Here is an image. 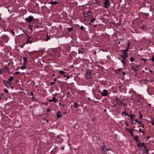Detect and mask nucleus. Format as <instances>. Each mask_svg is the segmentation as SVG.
Masks as SVG:
<instances>
[{"label":"nucleus","mask_w":154,"mask_h":154,"mask_svg":"<svg viewBox=\"0 0 154 154\" xmlns=\"http://www.w3.org/2000/svg\"><path fill=\"white\" fill-rule=\"evenodd\" d=\"M91 71L90 69H88L85 73V76L86 79L90 80L92 79L91 76Z\"/></svg>","instance_id":"f257e3e1"},{"label":"nucleus","mask_w":154,"mask_h":154,"mask_svg":"<svg viewBox=\"0 0 154 154\" xmlns=\"http://www.w3.org/2000/svg\"><path fill=\"white\" fill-rule=\"evenodd\" d=\"M126 49L122 50H121V54L120 56L122 58H126L128 57V53Z\"/></svg>","instance_id":"f03ea898"},{"label":"nucleus","mask_w":154,"mask_h":154,"mask_svg":"<svg viewBox=\"0 0 154 154\" xmlns=\"http://www.w3.org/2000/svg\"><path fill=\"white\" fill-rule=\"evenodd\" d=\"M84 16L86 18H87L89 17L90 18H92V12L91 11H88L86 12H83Z\"/></svg>","instance_id":"7ed1b4c3"},{"label":"nucleus","mask_w":154,"mask_h":154,"mask_svg":"<svg viewBox=\"0 0 154 154\" xmlns=\"http://www.w3.org/2000/svg\"><path fill=\"white\" fill-rule=\"evenodd\" d=\"M110 3L109 1L108 0H105L103 4V6L105 8H108L109 6Z\"/></svg>","instance_id":"20e7f679"},{"label":"nucleus","mask_w":154,"mask_h":154,"mask_svg":"<svg viewBox=\"0 0 154 154\" xmlns=\"http://www.w3.org/2000/svg\"><path fill=\"white\" fill-rule=\"evenodd\" d=\"M25 20L26 22L29 23L32 21L34 20V18L32 16H30L26 18Z\"/></svg>","instance_id":"39448f33"},{"label":"nucleus","mask_w":154,"mask_h":154,"mask_svg":"<svg viewBox=\"0 0 154 154\" xmlns=\"http://www.w3.org/2000/svg\"><path fill=\"white\" fill-rule=\"evenodd\" d=\"M125 129L127 131L130 133L131 136L132 137H134V135L133 134L134 133L133 129V128H131V129H129L128 128H126Z\"/></svg>","instance_id":"423d86ee"},{"label":"nucleus","mask_w":154,"mask_h":154,"mask_svg":"<svg viewBox=\"0 0 154 154\" xmlns=\"http://www.w3.org/2000/svg\"><path fill=\"white\" fill-rule=\"evenodd\" d=\"M116 103L117 105L121 104L123 105L124 106H126L125 103L122 102V100L121 99H119L117 97H116Z\"/></svg>","instance_id":"0eeeda50"},{"label":"nucleus","mask_w":154,"mask_h":154,"mask_svg":"<svg viewBox=\"0 0 154 154\" xmlns=\"http://www.w3.org/2000/svg\"><path fill=\"white\" fill-rule=\"evenodd\" d=\"M101 146L102 147V150L105 152H106L110 149V148L108 147L102 146Z\"/></svg>","instance_id":"6e6552de"},{"label":"nucleus","mask_w":154,"mask_h":154,"mask_svg":"<svg viewBox=\"0 0 154 154\" xmlns=\"http://www.w3.org/2000/svg\"><path fill=\"white\" fill-rule=\"evenodd\" d=\"M3 83L6 87H8L11 84V83H10L9 82L5 80H3Z\"/></svg>","instance_id":"1a4fd4ad"},{"label":"nucleus","mask_w":154,"mask_h":154,"mask_svg":"<svg viewBox=\"0 0 154 154\" xmlns=\"http://www.w3.org/2000/svg\"><path fill=\"white\" fill-rule=\"evenodd\" d=\"M108 93L107 91L106 90H103L101 95L103 96H106L107 95Z\"/></svg>","instance_id":"9d476101"},{"label":"nucleus","mask_w":154,"mask_h":154,"mask_svg":"<svg viewBox=\"0 0 154 154\" xmlns=\"http://www.w3.org/2000/svg\"><path fill=\"white\" fill-rule=\"evenodd\" d=\"M3 69L4 70L5 72H9V69L6 65H5L3 68Z\"/></svg>","instance_id":"9b49d317"},{"label":"nucleus","mask_w":154,"mask_h":154,"mask_svg":"<svg viewBox=\"0 0 154 154\" xmlns=\"http://www.w3.org/2000/svg\"><path fill=\"white\" fill-rule=\"evenodd\" d=\"M33 42H34L32 40H30L27 39V41L24 42V44H28L29 43L31 44Z\"/></svg>","instance_id":"f8f14e48"},{"label":"nucleus","mask_w":154,"mask_h":154,"mask_svg":"<svg viewBox=\"0 0 154 154\" xmlns=\"http://www.w3.org/2000/svg\"><path fill=\"white\" fill-rule=\"evenodd\" d=\"M57 119H59L60 117L62 116V114H61V113L59 111H58L57 113Z\"/></svg>","instance_id":"ddd939ff"},{"label":"nucleus","mask_w":154,"mask_h":154,"mask_svg":"<svg viewBox=\"0 0 154 154\" xmlns=\"http://www.w3.org/2000/svg\"><path fill=\"white\" fill-rule=\"evenodd\" d=\"M126 58H122V59H120L122 63L125 66L126 64Z\"/></svg>","instance_id":"4468645a"},{"label":"nucleus","mask_w":154,"mask_h":154,"mask_svg":"<svg viewBox=\"0 0 154 154\" xmlns=\"http://www.w3.org/2000/svg\"><path fill=\"white\" fill-rule=\"evenodd\" d=\"M49 3L51 4L55 5L58 4V2H57L56 1H54L53 0H51V1Z\"/></svg>","instance_id":"2eb2a0df"},{"label":"nucleus","mask_w":154,"mask_h":154,"mask_svg":"<svg viewBox=\"0 0 154 154\" xmlns=\"http://www.w3.org/2000/svg\"><path fill=\"white\" fill-rule=\"evenodd\" d=\"M131 69L132 70H134L135 72H136V73L137 72L138 70V69H137V67H134V66H132L131 67Z\"/></svg>","instance_id":"dca6fc26"},{"label":"nucleus","mask_w":154,"mask_h":154,"mask_svg":"<svg viewBox=\"0 0 154 154\" xmlns=\"http://www.w3.org/2000/svg\"><path fill=\"white\" fill-rule=\"evenodd\" d=\"M134 116H135L134 115H133L131 113L130 115H128V116L129 117L131 118V119L132 120V122H134L133 118L134 117Z\"/></svg>","instance_id":"f3484780"},{"label":"nucleus","mask_w":154,"mask_h":154,"mask_svg":"<svg viewBox=\"0 0 154 154\" xmlns=\"http://www.w3.org/2000/svg\"><path fill=\"white\" fill-rule=\"evenodd\" d=\"M23 63H24V64H26V63L27 61V58L24 57H23Z\"/></svg>","instance_id":"a211bd4d"},{"label":"nucleus","mask_w":154,"mask_h":154,"mask_svg":"<svg viewBox=\"0 0 154 154\" xmlns=\"http://www.w3.org/2000/svg\"><path fill=\"white\" fill-rule=\"evenodd\" d=\"M26 68V64H24L23 63V66H21L20 67V69H24Z\"/></svg>","instance_id":"6ab92c4d"},{"label":"nucleus","mask_w":154,"mask_h":154,"mask_svg":"<svg viewBox=\"0 0 154 154\" xmlns=\"http://www.w3.org/2000/svg\"><path fill=\"white\" fill-rule=\"evenodd\" d=\"M137 146L138 147L140 148V149H142L141 148V143L139 142V143H137Z\"/></svg>","instance_id":"aec40b11"},{"label":"nucleus","mask_w":154,"mask_h":154,"mask_svg":"<svg viewBox=\"0 0 154 154\" xmlns=\"http://www.w3.org/2000/svg\"><path fill=\"white\" fill-rule=\"evenodd\" d=\"M52 102L54 103H56L57 101V99L55 97H53L52 98Z\"/></svg>","instance_id":"412c9836"},{"label":"nucleus","mask_w":154,"mask_h":154,"mask_svg":"<svg viewBox=\"0 0 154 154\" xmlns=\"http://www.w3.org/2000/svg\"><path fill=\"white\" fill-rule=\"evenodd\" d=\"M128 45L127 48L126 49L127 50V51H128L129 49V46L131 45L130 43L129 42V40H128Z\"/></svg>","instance_id":"4be33fe9"},{"label":"nucleus","mask_w":154,"mask_h":154,"mask_svg":"<svg viewBox=\"0 0 154 154\" xmlns=\"http://www.w3.org/2000/svg\"><path fill=\"white\" fill-rule=\"evenodd\" d=\"M74 107L75 108H76L79 107V104H78V103H74Z\"/></svg>","instance_id":"5701e85b"},{"label":"nucleus","mask_w":154,"mask_h":154,"mask_svg":"<svg viewBox=\"0 0 154 154\" xmlns=\"http://www.w3.org/2000/svg\"><path fill=\"white\" fill-rule=\"evenodd\" d=\"M73 29V28L72 27H70V28H67V29L68 32H70L72 31Z\"/></svg>","instance_id":"b1692460"},{"label":"nucleus","mask_w":154,"mask_h":154,"mask_svg":"<svg viewBox=\"0 0 154 154\" xmlns=\"http://www.w3.org/2000/svg\"><path fill=\"white\" fill-rule=\"evenodd\" d=\"M134 139L136 141H137L138 140V136L137 135H136L135 136H134Z\"/></svg>","instance_id":"393cba45"},{"label":"nucleus","mask_w":154,"mask_h":154,"mask_svg":"<svg viewBox=\"0 0 154 154\" xmlns=\"http://www.w3.org/2000/svg\"><path fill=\"white\" fill-rule=\"evenodd\" d=\"M14 79V77L12 76H10L8 79V80L9 82L11 81Z\"/></svg>","instance_id":"a878e982"},{"label":"nucleus","mask_w":154,"mask_h":154,"mask_svg":"<svg viewBox=\"0 0 154 154\" xmlns=\"http://www.w3.org/2000/svg\"><path fill=\"white\" fill-rule=\"evenodd\" d=\"M141 60H143L145 63H146V61L148 60L144 58H141Z\"/></svg>","instance_id":"bb28decb"},{"label":"nucleus","mask_w":154,"mask_h":154,"mask_svg":"<svg viewBox=\"0 0 154 154\" xmlns=\"http://www.w3.org/2000/svg\"><path fill=\"white\" fill-rule=\"evenodd\" d=\"M27 39L28 40H32V38H31V37L30 36H29V35H27Z\"/></svg>","instance_id":"cd10ccee"},{"label":"nucleus","mask_w":154,"mask_h":154,"mask_svg":"<svg viewBox=\"0 0 154 154\" xmlns=\"http://www.w3.org/2000/svg\"><path fill=\"white\" fill-rule=\"evenodd\" d=\"M123 114H124L125 115L127 116H128V114L125 111H123L122 112V114L123 115Z\"/></svg>","instance_id":"c85d7f7f"},{"label":"nucleus","mask_w":154,"mask_h":154,"mask_svg":"<svg viewBox=\"0 0 154 154\" xmlns=\"http://www.w3.org/2000/svg\"><path fill=\"white\" fill-rule=\"evenodd\" d=\"M51 37L48 35H47L46 38V41H47Z\"/></svg>","instance_id":"c756f323"},{"label":"nucleus","mask_w":154,"mask_h":154,"mask_svg":"<svg viewBox=\"0 0 154 154\" xmlns=\"http://www.w3.org/2000/svg\"><path fill=\"white\" fill-rule=\"evenodd\" d=\"M84 52V51H83L82 50H81V49H79V54H81V53H83Z\"/></svg>","instance_id":"7c9ffc66"},{"label":"nucleus","mask_w":154,"mask_h":154,"mask_svg":"<svg viewBox=\"0 0 154 154\" xmlns=\"http://www.w3.org/2000/svg\"><path fill=\"white\" fill-rule=\"evenodd\" d=\"M134 61V59L133 57H131L130 58V61L131 62H132Z\"/></svg>","instance_id":"2f4dec72"},{"label":"nucleus","mask_w":154,"mask_h":154,"mask_svg":"<svg viewBox=\"0 0 154 154\" xmlns=\"http://www.w3.org/2000/svg\"><path fill=\"white\" fill-rule=\"evenodd\" d=\"M144 151L146 153V154H148L149 153V151L147 149H145Z\"/></svg>","instance_id":"473e14b6"},{"label":"nucleus","mask_w":154,"mask_h":154,"mask_svg":"<svg viewBox=\"0 0 154 154\" xmlns=\"http://www.w3.org/2000/svg\"><path fill=\"white\" fill-rule=\"evenodd\" d=\"M96 20V19L95 18H92L91 20H90V21L91 22H94V21Z\"/></svg>","instance_id":"72a5a7b5"},{"label":"nucleus","mask_w":154,"mask_h":154,"mask_svg":"<svg viewBox=\"0 0 154 154\" xmlns=\"http://www.w3.org/2000/svg\"><path fill=\"white\" fill-rule=\"evenodd\" d=\"M151 125L153 126H154V121L152 119H151Z\"/></svg>","instance_id":"f704fd0d"},{"label":"nucleus","mask_w":154,"mask_h":154,"mask_svg":"<svg viewBox=\"0 0 154 154\" xmlns=\"http://www.w3.org/2000/svg\"><path fill=\"white\" fill-rule=\"evenodd\" d=\"M59 72L60 73L61 75H64V74L65 73V72L62 71H60Z\"/></svg>","instance_id":"c9c22d12"},{"label":"nucleus","mask_w":154,"mask_h":154,"mask_svg":"<svg viewBox=\"0 0 154 154\" xmlns=\"http://www.w3.org/2000/svg\"><path fill=\"white\" fill-rule=\"evenodd\" d=\"M4 91L6 93H8V90L7 89H4Z\"/></svg>","instance_id":"e433bc0d"},{"label":"nucleus","mask_w":154,"mask_h":154,"mask_svg":"<svg viewBox=\"0 0 154 154\" xmlns=\"http://www.w3.org/2000/svg\"><path fill=\"white\" fill-rule=\"evenodd\" d=\"M55 83L54 82H52L50 83V85L51 86H53Z\"/></svg>","instance_id":"4c0bfd02"},{"label":"nucleus","mask_w":154,"mask_h":154,"mask_svg":"<svg viewBox=\"0 0 154 154\" xmlns=\"http://www.w3.org/2000/svg\"><path fill=\"white\" fill-rule=\"evenodd\" d=\"M141 146H144L145 145H146V144H145L144 143H141Z\"/></svg>","instance_id":"58836bf2"},{"label":"nucleus","mask_w":154,"mask_h":154,"mask_svg":"<svg viewBox=\"0 0 154 154\" xmlns=\"http://www.w3.org/2000/svg\"><path fill=\"white\" fill-rule=\"evenodd\" d=\"M151 60L152 61L154 62V56H153Z\"/></svg>","instance_id":"ea45409f"},{"label":"nucleus","mask_w":154,"mask_h":154,"mask_svg":"<svg viewBox=\"0 0 154 154\" xmlns=\"http://www.w3.org/2000/svg\"><path fill=\"white\" fill-rule=\"evenodd\" d=\"M84 29V27L83 26H81L80 27V29H81V30H83V29Z\"/></svg>","instance_id":"a19ab883"},{"label":"nucleus","mask_w":154,"mask_h":154,"mask_svg":"<svg viewBox=\"0 0 154 154\" xmlns=\"http://www.w3.org/2000/svg\"><path fill=\"white\" fill-rule=\"evenodd\" d=\"M11 33H12V34L14 35H15V32H14V31H11Z\"/></svg>","instance_id":"79ce46f5"},{"label":"nucleus","mask_w":154,"mask_h":154,"mask_svg":"<svg viewBox=\"0 0 154 154\" xmlns=\"http://www.w3.org/2000/svg\"><path fill=\"white\" fill-rule=\"evenodd\" d=\"M142 118V116L141 115V113H140V119H141Z\"/></svg>","instance_id":"37998d69"},{"label":"nucleus","mask_w":154,"mask_h":154,"mask_svg":"<svg viewBox=\"0 0 154 154\" xmlns=\"http://www.w3.org/2000/svg\"><path fill=\"white\" fill-rule=\"evenodd\" d=\"M144 125L143 124H141V127L142 128H144Z\"/></svg>","instance_id":"c03bdc74"},{"label":"nucleus","mask_w":154,"mask_h":154,"mask_svg":"<svg viewBox=\"0 0 154 154\" xmlns=\"http://www.w3.org/2000/svg\"><path fill=\"white\" fill-rule=\"evenodd\" d=\"M50 111V110L48 108L47 109V112H49Z\"/></svg>","instance_id":"a18cd8bd"},{"label":"nucleus","mask_w":154,"mask_h":154,"mask_svg":"<svg viewBox=\"0 0 154 154\" xmlns=\"http://www.w3.org/2000/svg\"><path fill=\"white\" fill-rule=\"evenodd\" d=\"M54 137L57 138H58L60 137V136L59 135H57V136L55 135Z\"/></svg>","instance_id":"49530a36"},{"label":"nucleus","mask_w":154,"mask_h":154,"mask_svg":"<svg viewBox=\"0 0 154 154\" xmlns=\"http://www.w3.org/2000/svg\"><path fill=\"white\" fill-rule=\"evenodd\" d=\"M30 94L32 96H34V94H33V93L32 92H30Z\"/></svg>","instance_id":"de8ad7c7"},{"label":"nucleus","mask_w":154,"mask_h":154,"mask_svg":"<svg viewBox=\"0 0 154 154\" xmlns=\"http://www.w3.org/2000/svg\"><path fill=\"white\" fill-rule=\"evenodd\" d=\"M61 149L62 150H63L64 149V146H63L61 147Z\"/></svg>","instance_id":"09e8293b"},{"label":"nucleus","mask_w":154,"mask_h":154,"mask_svg":"<svg viewBox=\"0 0 154 154\" xmlns=\"http://www.w3.org/2000/svg\"><path fill=\"white\" fill-rule=\"evenodd\" d=\"M137 123L139 125H141L142 124L140 121H138Z\"/></svg>","instance_id":"8fccbe9b"},{"label":"nucleus","mask_w":154,"mask_h":154,"mask_svg":"<svg viewBox=\"0 0 154 154\" xmlns=\"http://www.w3.org/2000/svg\"><path fill=\"white\" fill-rule=\"evenodd\" d=\"M25 44H24V43L23 44H22V45L21 46V48H23L24 46V45H25Z\"/></svg>","instance_id":"3c124183"},{"label":"nucleus","mask_w":154,"mask_h":154,"mask_svg":"<svg viewBox=\"0 0 154 154\" xmlns=\"http://www.w3.org/2000/svg\"><path fill=\"white\" fill-rule=\"evenodd\" d=\"M122 73L123 75H125V72H123Z\"/></svg>","instance_id":"603ef678"},{"label":"nucleus","mask_w":154,"mask_h":154,"mask_svg":"<svg viewBox=\"0 0 154 154\" xmlns=\"http://www.w3.org/2000/svg\"><path fill=\"white\" fill-rule=\"evenodd\" d=\"M117 104H116L115 105H113L114 107L115 108H117Z\"/></svg>","instance_id":"864d4df0"},{"label":"nucleus","mask_w":154,"mask_h":154,"mask_svg":"<svg viewBox=\"0 0 154 154\" xmlns=\"http://www.w3.org/2000/svg\"><path fill=\"white\" fill-rule=\"evenodd\" d=\"M20 72L19 71H17L16 72V74L17 75Z\"/></svg>","instance_id":"5fc2aeb1"},{"label":"nucleus","mask_w":154,"mask_h":154,"mask_svg":"<svg viewBox=\"0 0 154 154\" xmlns=\"http://www.w3.org/2000/svg\"><path fill=\"white\" fill-rule=\"evenodd\" d=\"M118 71H119V72H120L121 71V68H119L118 69Z\"/></svg>","instance_id":"6e6d98bb"},{"label":"nucleus","mask_w":154,"mask_h":154,"mask_svg":"<svg viewBox=\"0 0 154 154\" xmlns=\"http://www.w3.org/2000/svg\"><path fill=\"white\" fill-rule=\"evenodd\" d=\"M0 74H2V71L0 68Z\"/></svg>","instance_id":"4d7b16f0"},{"label":"nucleus","mask_w":154,"mask_h":154,"mask_svg":"<svg viewBox=\"0 0 154 154\" xmlns=\"http://www.w3.org/2000/svg\"><path fill=\"white\" fill-rule=\"evenodd\" d=\"M48 102H52V100L50 99L48 100Z\"/></svg>","instance_id":"13d9d810"},{"label":"nucleus","mask_w":154,"mask_h":154,"mask_svg":"<svg viewBox=\"0 0 154 154\" xmlns=\"http://www.w3.org/2000/svg\"><path fill=\"white\" fill-rule=\"evenodd\" d=\"M143 147L144 148V150L145 149H147V148L146 147V146H145V145L144 146H143Z\"/></svg>","instance_id":"bf43d9fd"},{"label":"nucleus","mask_w":154,"mask_h":154,"mask_svg":"<svg viewBox=\"0 0 154 154\" xmlns=\"http://www.w3.org/2000/svg\"><path fill=\"white\" fill-rule=\"evenodd\" d=\"M66 77L67 79H69V75H67Z\"/></svg>","instance_id":"052dcab7"},{"label":"nucleus","mask_w":154,"mask_h":154,"mask_svg":"<svg viewBox=\"0 0 154 154\" xmlns=\"http://www.w3.org/2000/svg\"><path fill=\"white\" fill-rule=\"evenodd\" d=\"M130 122H131V124L133 125V122H132V120H131L130 121Z\"/></svg>","instance_id":"680f3d73"},{"label":"nucleus","mask_w":154,"mask_h":154,"mask_svg":"<svg viewBox=\"0 0 154 154\" xmlns=\"http://www.w3.org/2000/svg\"><path fill=\"white\" fill-rule=\"evenodd\" d=\"M122 88V86H118V88L119 89H120Z\"/></svg>","instance_id":"e2e57ef3"},{"label":"nucleus","mask_w":154,"mask_h":154,"mask_svg":"<svg viewBox=\"0 0 154 154\" xmlns=\"http://www.w3.org/2000/svg\"><path fill=\"white\" fill-rule=\"evenodd\" d=\"M54 80L55 82L56 81V78H54Z\"/></svg>","instance_id":"0e129e2a"},{"label":"nucleus","mask_w":154,"mask_h":154,"mask_svg":"<svg viewBox=\"0 0 154 154\" xmlns=\"http://www.w3.org/2000/svg\"><path fill=\"white\" fill-rule=\"evenodd\" d=\"M142 130V129L141 128H139V131H141Z\"/></svg>","instance_id":"69168bd1"},{"label":"nucleus","mask_w":154,"mask_h":154,"mask_svg":"<svg viewBox=\"0 0 154 154\" xmlns=\"http://www.w3.org/2000/svg\"><path fill=\"white\" fill-rule=\"evenodd\" d=\"M141 132L142 133H144V131H143V130H142L141 131Z\"/></svg>","instance_id":"338daca9"},{"label":"nucleus","mask_w":154,"mask_h":154,"mask_svg":"<svg viewBox=\"0 0 154 154\" xmlns=\"http://www.w3.org/2000/svg\"><path fill=\"white\" fill-rule=\"evenodd\" d=\"M96 52L95 51H94V55H95L96 54Z\"/></svg>","instance_id":"774afa93"}]
</instances>
